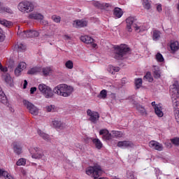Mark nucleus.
I'll list each match as a JSON object with an SVG mask.
<instances>
[{
	"label": "nucleus",
	"instance_id": "1",
	"mask_svg": "<svg viewBox=\"0 0 179 179\" xmlns=\"http://www.w3.org/2000/svg\"><path fill=\"white\" fill-rule=\"evenodd\" d=\"M170 94L172 99L173 107L174 108L175 119L179 124V109L177 108L179 106V88L178 81H175L174 83L171 85Z\"/></svg>",
	"mask_w": 179,
	"mask_h": 179
},
{
	"label": "nucleus",
	"instance_id": "2",
	"mask_svg": "<svg viewBox=\"0 0 179 179\" xmlns=\"http://www.w3.org/2000/svg\"><path fill=\"white\" fill-rule=\"evenodd\" d=\"M53 92L55 94H57V96L69 97V96L73 93V87L66 84H60L53 89Z\"/></svg>",
	"mask_w": 179,
	"mask_h": 179
},
{
	"label": "nucleus",
	"instance_id": "3",
	"mask_svg": "<svg viewBox=\"0 0 179 179\" xmlns=\"http://www.w3.org/2000/svg\"><path fill=\"white\" fill-rule=\"evenodd\" d=\"M17 9L21 13H31L34 10V3L27 0L22 1L18 3Z\"/></svg>",
	"mask_w": 179,
	"mask_h": 179
},
{
	"label": "nucleus",
	"instance_id": "4",
	"mask_svg": "<svg viewBox=\"0 0 179 179\" xmlns=\"http://www.w3.org/2000/svg\"><path fill=\"white\" fill-rule=\"evenodd\" d=\"M86 174L92 176L94 179H108V178H99L103 174V170L100 166H90L86 169Z\"/></svg>",
	"mask_w": 179,
	"mask_h": 179
},
{
	"label": "nucleus",
	"instance_id": "5",
	"mask_svg": "<svg viewBox=\"0 0 179 179\" xmlns=\"http://www.w3.org/2000/svg\"><path fill=\"white\" fill-rule=\"evenodd\" d=\"M129 52V48L127 45H120L115 47V58L116 59H122L123 57Z\"/></svg>",
	"mask_w": 179,
	"mask_h": 179
},
{
	"label": "nucleus",
	"instance_id": "6",
	"mask_svg": "<svg viewBox=\"0 0 179 179\" xmlns=\"http://www.w3.org/2000/svg\"><path fill=\"white\" fill-rule=\"evenodd\" d=\"M29 152L32 159H36V160H40V159L45 160V155H44V152L41 148L38 147H31L29 149Z\"/></svg>",
	"mask_w": 179,
	"mask_h": 179
},
{
	"label": "nucleus",
	"instance_id": "7",
	"mask_svg": "<svg viewBox=\"0 0 179 179\" xmlns=\"http://www.w3.org/2000/svg\"><path fill=\"white\" fill-rule=\"evenodd\" d=\"M22 103L24 106V107L27 108L29 113L31 114V115H34V117H37L38 114H40V109L36 106V105L33 104L31 102L27 101V100H23Z\"/></svg>",
	"mask_w": 179,
	"mask_h": 179
},
{
	"label": "nucleus",
	"instance_id": "8",
	"mask_svg": "<svg viewBox=\"0 0 179 179\" xmlns=\"http://www.w3.org/2000/svg\"><path fill=\"white\" fill-rule=\"evenodd\" d=\"M87 115L88 117L89 121L92 122V124H97V121H99L100 118V114L96 111H92L90 109L87 110Z\"/></svg>",
	"mask_w": 179,
	"mask_h": 179
},
{
	"label": "nucleus",
	"instance_id": "9",
	"mask_svg": "<svg viewBox=\"0 0 179 179\" xmlns=\"http://www.w3.org/2000/svg\"><path fill=\"white\" fill-rule=\"evenodd\" d=\"M148 146L151 148V149H153L154 150H157L158 152H163V150H164V146H163V144L156 141H150Z\"/></svg>",
	"mask_w": 179,
	"mask_h": 179
},
{
	"label": "nucleus",
	"instance_id": "10",
	"mask_svg": "<svg viewBox=\"0 0 179 179\" xmlns=\"http://www.w3.org/2000/svg\"><path fill=\"white\" fill-rule=\"evenodd\" d=\"M38 31L34 30L24 31L20 34V37H23V38H30L31 37H38Z\"/></svg>",
	"mask_w": 179,
	"mask_h": 179
},
{
	"label": "nucleus",
	"instance_id": "11",
	"mask_svg": "<svg viewBox=\"0 0 179 179\" xmlns=\"http://www.w3.org/2000/svg\"><path fill=\"white\" fill-rule=\"evenodd\" d=\"M136 22V19L134 17H129L126 19V29L129 33H132V27H134V24Z\"/></svg>",
	"mask_w": 179,
	"mask_h": 179
},
{
	"label": "nucleus",
	"instance_id": "12",
	"mask_svg": "<svg viewBox=\"0 0 179 179\" xmlns=\"http://www.w3.org/2000/svg\"><path fill=\"white\" fill-rule=\"evenodd\" d=\"M80 40L81 41H83V43H85V44H91L93 48H97V44L94 43V39H93V38L85 35V36H82L80 37Z\"/></svg>",
	"mask_w": 179,
	"mask_h": 179
},
{
	"label": "nucleus",
	"instance_id": "13",
	"mask_svg": "<svg viewBox=\"0 0 179 179\" xmlns=\"http://www.w3.org/2000/svg\"><path fill=\"white\" fill-rule=\"evenodd\" d=\"M51 125L56 129H65V128H66V124L58 119L53 120L51 122Z\"/></svg>",
	"mask_w": 179,
	"mask_h": 179
},
{
	"label": "nucleus",
	"instance_id": "14",
	"mask_svg": "<svg viewBox=\"0 0 179 179\" xmlns=\"http://www.w3.org/2000/svg\"><path fill=\"white\" fill-rule=\"evenodd\" d=\"M99 135L102 136L103 141H111L113 139V134L106 129H102L99 131Z\"/></svg>",
	"mask_w": 179,
	"mask_h": 179
},
{
	"label": "nucleus",
	"instance_id": "15",
	"mask_svg": "<svg viewBox=\"0 0 179 179\" xmlns=\"http://www.w3.org/2000/svg\"><path fill=\"white\" fill-rule=\"evenodd\" d=\"M117 147L121 149H128L129 148H134V143L129 141H119L117 143Z\"/></svg>",
	"mask_w": 179,
	"mask_h": 179
},
{
	"label": "nucleus",
	"instance_id": "16",
	"mask_svg": "<svg viewBox=\"0 0 179 179\" xmlns=\"http://www.w3.org/2000/svg\"><path fill=\"white\" fill-rule=\"evenodd\" d=\"M155 113L156 115L159 118H162V117L164 115V108H163V105L162 103H158L154 108Z\"/></svg>",
	"mask_w": 179,
	"mask_h": 179
},
{
	"label": "nucleus",
	"instance_id": "17",
	"mask_svg": "<svg viewBox=\"0 0 179 179\" xmlns=\"http://www.w3.org/2000/svg\"><path fill=\"white\" fill-rule=\"evenodd\" d=\"M73 27H76V29H80L82 27H86L87 26V21L84 20H76L73 21Z\"/></svg>",
	"mask_w": 179,
	"mask_h": 179
},
{
	"label": "nucleus",
	"instance_id": "18",
	"mask_svg": "<svg viewBox=\"0 0 179 179\" xmlns=\"http://www.w3.org/2000/svg\"><path fill=\"white\" fill-rule=\"evenodd\" d=\"M134 27L136 33H142V31H145V30H148V28H146L145 24H141V23H137L134 24Z\"/></svg>",
	"mask_w": 179,
	"mask_h": 179
},
{
	"label": "nucleus",
	"instance_id": "19",
	"mask_svg": "<svg viewBox=\"0 0 179 179\" xmlns=\"http://www.w3.org/2000/svg\"><path fill=\"white\" fill-rule=\"evenodd\" d=\"M28 18L34 19V20H43L44 15L37 13H32L29 15Z\"/></svg>",
	"mask_w": 179,
	"mask_h": 179
},
{
	"label": "nucleus",
	"instance_id": "20",
	"mask_svg": "<svg viewBox=\"0 0 179 179\" xmlns=\"http://www.w3.org/2000/svg\"><path fill=\"white\" fill-rule=\"evenodd\" d=\"M122 15H124V11H122V9L118 7L115 8V9L113 10V15L115 16V17H116V19H120L122 17Z\"/></svg>",
	"mask_w": 179,
	"mask_h": 179
},
{
	"label": "nucleus",
	"instance_id": "21",
	"mask_svg": "<svg viewBox=\"0 0 179 179\" xmlns=\"http://www.w3.org/2000/svg\"><path fill=\"white\" fill-rule=\"evenodd\" d=\"M41 72V67L40 66H35L29 69L27 71L28 75H36V73H39Z\"/></svg>",
	"mask_w": 179,
	"mask_h": 179
},
{
	"label": "nucleus",
	"instance_id": "22",
	"mask_svg": "<svg viewBox=\"0 0 179 179\" xmlns=\"http://www.w3.org/2000/svg\"><path fill=\"white\" fill-rule=\"evenodd\" d=\"M2 79L6 82V83H8V85H10L11 83H13V79L12 77H10V75L8 73H3L2 75Z\"/></svg>",
	"mask_w": 179,
	"mask_h": 179
},
{
	"label": "nucleus",
	"instance_id": "23",
	"mask_svg": "<svg viewBox=\"0 0 179 179\" xmlns=\"http://www.w3.org/2000/svg\"><path fill=\"white\" fill-rule=\"evenodd\" d=\"M41 71L43 76H50L52 73V68L50 66L43 67Z\"/></svg>",
	"mask_w": 179,
	"mask_h": 179
},
{
	"label": "nucleus",
	"instance_id": "24",
	"mask_svg": "<svg viewBox=\"0 0 179 179\" xmlns=\"http://www.w3.org/2000/svg\"><path fill=\"white\" fill-rule=\"evenodd\" d=\"M170 48H171V51H172V52H176V51H178V50H179L178 41H171V44H170Z\"/></svg>",
	"mask_w": 179,
	"mask_h": 179
},
{
	"label": "nucleus",
	"instance_id": "25",
	"mask_svg": "<svg viewBox=\"0 0 179 179\" xmlns=\"http://www.w3.org/2000/svg\"><path fill=\"white\" fill-rule=\"evenodd\" d=\"M160 37H162V33L159 30H153L152 31V40L154 41H159L160 40Z\"/></svg>",
	"mask_w": 179,
	"mask_h": 179
},
{
	"label": "nucleus",
	"instance_id": "26",
	"mask_svg": "<svg viewBox=\"0 0 179 179\" xmlns=\"http://www.w3.org/2000/svg\"><path fill=\"white\" fill-rule=\"evenodd\" d=\"M107 71L108 72H109V73L114 75L116 72H120V67L114 66L113 65H109L107 67Z\"/></svg>",
	"mask_w": 179,
	"mask_h": 179
},
{
	"label": "nucleus",
	"instance_id": "27",
	"mask_svg": "<svg viewBox=\"0 0 179 179\" xmlns=\"http://www.w3.org/2000/svg\"><path fill=\"white\" fill-rule=\"evenodd\" d=\"M44 97L45 99H52L54 97V92L51 89V87H48V90H46V92L43 94Z\"/></svg>",
	"mask_w": 179,
	"mask_h": 179
},
{
	"label": "nucleus",
	"instance_id": "28",
	"mask_svg": "<svg viewBox=\"0 0 179 179\" xmlns=\"http://www.w3.org/2000/svg\"><path fill=\"white\" fill-rule=\"evenodd\" d=\"M92 143L99 150H100V149L103 148V143H101V141L99 138H93Z\"/></svg>",
	"mask_w": 179,
	"mask_h": 179
},
{
	"label": "nucleus",
	"instance_id": "29",
	"mask_svg": "<svg viewBox=\"0 0 179 179\" xmlns=\"http://www.w3.org/2000/svg\"><path fill=\"white\" fill-rule=\"evenodd\" d=\"M0 24L4 26V27H10V26H13V23L12 22L5 19H0Z\"/></svg>",
	"mask_w": 179,
	"mask_h": 179
},
{
	"label": "nucleus",
	"instance_id": "30",
	"mask_svg": "<svg viewBox=\"0 0 179 179\" xmlns=\"http://www.w3.org/2000/svg\"><path fill=\"white\" fill-rule=\"evenodd\" d=\"M153 75L156 79H159V78H160V69L158 66H153Z\"/></svg>",
	"mask_w": 179,
	"mask_h": 179
},
{
	"label": "nucleus",
	"instance_id": "31",
	"mask_svg": "<svg viewBox=\"0 0 179 179\" xmlns=\"http://www.w3.org/2000/svg\"><path fill=\"white\" fill-rule=\"evenodd\" d=\"M15 48L17 51L22 52V51H26V45L20 43L15 45Z\"/></svg>",
	"mask_w": 179,
	"mask_h": 179
},
{
	"label": "nucleus",
	"instance_id": "32",
	"mask_svg": "<svg viewBox=\"0 0 179 179\" xmlns=\"http://www.w3.org/2000/svg\"><path fill=\"white\" fill-rule=\"evenodd\" d=\"M37 132L39 136H41V138H42L45 141H50V136L48 134L44 133L43 131L40 129H38Z\"/></svg>",
	"mask_w": 179,
	"mask_h": 179
},
{
	"label": "nucleus",
	"instance_id": "33",
	"mask_svg": "<svg viewBox=\"0 0 179 179\" xmlns=\"http://www.w3.org/2000/svg\"><path fill=\"white\" fill-rule=\"evenodd\" d=\"M0 13H10V15H12L13 11L9 7H3L1 6V8H0Z\"/></svg>",
	"mask_w": 179,
	"mask_h": 179
},
{
	"label": "nucleus",
	"instance_id": "34",
	"mask_svg": "<svg viewBox=\"0 0 179 179\" xmlns=\"http://www.w3.org/2000/svg\"><path fill=\"white\" fill-rule=\"evenodd\" d=\"M136 110L138 111V113H140V114H141V115H146L147 114L146 109H145V108L141 105L136 106Z\"/></svg>",
	"mask_w": 179,
	"mask_h": 179
},
{
	"label": "nucleus",
	"instance_id": "35",
	"mask_svg": "<svg viewBox=\"0 0 179 179\" xmlns=\"http://www.w3.org/2000/svg\"><path fill=\"white\" fill-rule=\"evenodd\" d=\"M45 110L47 113H54L57 110V108H55V105H49L45 107Z\"/></svg>",
	"mask_w": 179,
	"mask_h": 179
},
{
	"label": "nucleus",
	"instance_id": "36",
	"mask_svg": "<svg viewBox=\"0 0 179 179\" xmlns=\"http://www.w3.org/2000/svg\"><path fill=\"white\" fill-rule=\"evenodd\" d=\"M49 87L45 85V84H40L38 85V90L42 93V94H44L48 90Z\"/></svg>",
	"mask_w": 179,
	"mask_h": 179
},
{
	"label": "nucleus",
	"instance_id": "37",
	"mask_svg": "<svg viewBox=\"0 0 179 179\" xmlns=\"http://www.w3.org/2000/svg\"><path fill=\"white\" fill-rule=\"evenodd\" d=\"M155 59L157 62H164V57H163V55L160 52L157 53V55H155Z\"/></svg>",
	"mask_w": 179,
	"mask_h": 179
},
{
	"label": "nucleus",
	"instance_id": "38",
	"mask_svg": "<svg viewBox=\"0 0 179 179\" xmlns=\"http://www.w3.org/2000/svg\"><path fill=\"white\" fill-rule=\"evenodd\" d=\"M13 150L16 155H21L22 149L20 145H14Z\"/></svg>",
	"mask_w": 179,
	"mask_h": 179
},
{
	"label": "nucleus",
	"instance_id": "39",
	"mask_svg": "<svg viewBox=\"0 0 179 179\" xmlns=\"http://www.w3.org/2000/svg\"><path fill=\"white\" fill-rule=\"evenodd\" d=\"M112 136H114V138H122L124 134L121 131H112Z\"/></svg>",
	"mask_w": 179,
	"mask_h": 179
},
{
	"label": "nucleus",
	"instance_id": "40",
	"mask_svg": "<svg viewBox=\"0 0 179 179\" xmlns=\"http://www.w3.org/2000/svg\"><path fill=\"white\" fill-rule=\"evenodd\" d=\"M142 1L143 8L149 10L150 9V2H149V0H142Z\"/></svg>",
	"mask_w": 179,
	"mask_h": 179
},
{
	"label": "nucleus",
	"instance_id": "41",
	"mask_svg": "<svg viewBox=\"0 0 179 179\" xmlns=\"http://www.w3.org/2000/svg\"><path fill=\"white\" fill-rule=\"evenodd\" d=\"M135 86L136 89H141L142 87V78H136L135 80Z\"/></svg>",
	"mask_w": 179,
	"mask_h": 179
},
{
	"label": "nucleus",
	"instance_id": "42",
	"mask_svg": "<svg viewBox=\"0 0 179 179\" xmlns=\"http://www.w3.org/2000/svg\"><path fill=\"white\" fill-rule=\"evenodd\" d=\"M26 162H27L26 159L20 158L17 161L16 165L17 166H26Z\"/></svg>",
	"mask_w": 179,
	"mask_h": 179
},
{
	"label": "nucleus",
	"instance_id": "43",
	"mask_svg": "<svg viewBox=\"0 0 179 179\" xmlns=\"http://www.w3.org/2000/svg\"><path fill=\"white\" fill-rule=\"evenodd\" d=\"M92 3L95 8H98V9H103L104 8V4L99 1H93Z\"/></svg>",
	"mask_w": 179,
	"mask_h": 179
},
{
	"label": "nucleus",
	"instance_id": "44",
	"mask_svg": "<svg viewBox=\"0 0 179 179\" xmlns=\"http://www.w3.org/2000/svg\"><path fill=\"white\" fill-rule=\"evenodd\" d=\"M106 97H107V91L106 90H103L98 95V98L104 99Z\"/></svg>",
	"mask_w": 179,
	"mask_h": 179
},
{
	"label": "nucleus",
	"instance_id": "45",
	"mask_svg": "<svg viewBox=\"0 0 179 179\" xmlns=\"http://www.w3.org/2000/svg\"><path fill=\"white\" fill-rule=\"evenodd\" d=\"M65 66L66 68H67V69H73V62H72L71 60H68L65 63Z\"/></svg>",
	"mask_w": 179,
	"mask_h": 179
},
{
	"label": "nucleus",
	"instance_id": "46",
	"mask_svg": "<svg viewBox=\"0 0 179 179\" xmlns=\"http://www.w3.org/2000/svg\"><path fill=\"white\" fill-rule=\"evenodd\" d=\"M171 142L172 145H174V146H179V137L171 138Z\"/></svg>",
	"mask_w": 179,
	"mask_h": 179
},
{
	"label": "nucleus",
	"instance_id": "47",
	"mask_svg": "<svg viewBox=\"0 0 179 179\" xmlns=\"http://www.w3.org/2000/svg\"><path fill=\"white\" fill-rule=\"evenodd\" d=\"M144 80H147L148 82H153V78H152V74L150 73H147L144 76Z\"/></svg>",
	"mask_w": 179,
	"mask_h": 179
},
{
	"label": "nucleus",
	"instance_id": "48",
	"mask_svg": "<svg viewBox=\"0 0 179 179\" xmlns=\"http://www.w3.org/2000/svg\"><path fill=\"white\" fill-rule=\"evenodd\" d=\"M17 67H19L20 69L24 71V69H26V68L27 67V64H26V62H20L19 63Z\"/></svg>",
	"mask_w": 179,
	"mask_h": 179
},
{
	"label": "nucleus",
	"instance_id": "49",
	"mask_svg": "<svg viewBox=\"0 0 179 179\" xmlns=\"http://www.w3.org/2000/svg\"><path fill=\"white\" fill-rule=\"evenodd\" d=\"M52 20L55 23H59L61 22V17L58 15H53L52 16Z\"/></svg>",
	"mask_w": 179,
	"mask_h": 179
},
{
	"label": "nucleus",
	"instance_id": "50",
	"mask_svg": "<svg viewBox=\"0 0 179 179\" xmlns=\"http://www.w3.org/2000/svg\"><path fill=\"white\" fill-rule=\"evenodd\" d=\"M22 71H23L21 70L19 67H17L15 69V76H20V75H21Z\"/></svg>",
	"mask_w": 179,
	"mask_h": 179
},
{
	"label": "nucleus",
	"instance_id": "51",
	"mask_svg": "<svg viewBox=\"0 0 179 179\" xmlns=\"http://www.w3.org/2000/svg\"><path fill=\"white\" fill-rule=\"evenodd\" d=\"M3 40H5V34H3L2 28H0V42L3 41Z\"/></svg>",
	"mask_w": 179,
	"mask_h": 179
},
{
	"label": "nucleus",
	"instance_id": "52",
	"mask_svg": "<svg viewBox=\"0 0 179 179\" xmlns=\"http://www.w3.org/2000/svg\"><path fill=\"white\" fill-rule=\"evenodd\" d=\"M8 176V171L0 169V177H6Z\"/></svg>",
	"mask_w": 179,
	"mask_h": 179
},
{
	"label": "nucleus",
	"instance_id": "53",
	"mask_svg": "<svg viewBox=\"0 0 179 179\" xmlns=\"http://www.w3.org/2000/svg\"><path fill=\"white\" fill-rule=\"evenodd\" d=\"M157 12H159V13H161L162 10H163L161 3L157 4Z\"/></svg>",
	"mask_w": 179,
	"mask_h": 179
},
{
	"label": "nucleus",
	"instance_id": "54",
	"mask_svg": "<svg viewBox=\"0 0 179 179\" xmlns=\"http://www.w3.org/2000/svg\"><path fill=\"white\" fill-rule=\"evenodd\" d=\"M0 70L1 71V72H8V68L3 67L1 62H0Z\"/></svg>",
	"mask_w": 179,
	"mask_h": 179
},
{
	"label": "nucleus",
	"instance_id": "55",
	"mask_svg": "<svg viewBox=\"0 0 179 179\" xmlns=\"http://www.w3.org/2000/svg\"><path fill=\"white\" fill-rule=\"evenodd\" d=\"M41 24H44V26H47V24H48V21L45 20H40Z\"/></svg>",
	"mask_w": 179,
	"mask_h": 179
},
{
	"label": "nucleus",
	"instance_id": "56",
	"mask_svg": "<svg viewBox=\"0 0 179 179\" xmlns=\"http://www.w3.org/2000/svg\"><path fill=\"white\" fill-rule=\"evenodd\" d=\"M164 145H166V148H172L171 143H170V141H166L164 143Z\"/></svg>",
	"mask_w": 179,
	"mask_h": 179
},
{
	"label": "nucleus",
	"instance_id": "57",
	"mask_svg": "<svg viewBox=\"0 0 179 179\" xmlns=\"http://www.w3.org/2000/svg\"><path fill=\"white\" fill-rule=\"evenodd\" d=\"M36 90H37V88L36 87H31L30 90L31 94H33L34 92H36Z\"/></svg>",
	"mask_w": 179,
	"mask_h": 179
},
{
	"label": "nucleus",
	"instance_id": "58",
	"mask_svg": "<svg viewBox=\"0 0 179 179\" xmlns=\"http://www.w3.org/2000/svg\"><path fill=\"white\" fill-rule=\"evenodd\" d=\"M63 38H64V40H66V41H68L71 40V36H69L68 35H64L63 36Z\"/></svg>",
	"mask_w": 179,
	"mask_h": 179
},
{
	"label": "nucleus",
	"instance_id": "59",
	"mask_svg": "<svg viewBox=\"0 0 179 179\" xmlns=\"http://www.w3.org/2000/svg\"><path fill=\"white\" fill-rule=\"evenodd\" d=\"M26 87H27V80H24V85H23V89H26Z\"/></svg>",
	"mask_w": 179,
	"mask_h": 179
},
{
	"label": "nucleus",
	"instance_id": "60",
	"mask_svg": "<svg viewBox=\"0 0 179 179\" xmlns=\"http://www.w3.org/2000/svg\"><path fill=\"white\" fill-rule=\"evenodd\" d=\"M151 105L152 106L153 108L155 109V106H156L157 105H159V103H156L155 101H152V102L151 103Z\"/></svg>",
	"mask_w": 179,
	"mask_h": 179
},
{
	"label": "nucleus",
	"instance_id": "61",
	"mask_svg": "<svg viewBox=\"0 0 179 179\" xmlns=\"http://www.w3.org/2000/svg\"><path fill=\"white\" fill-rule=\"evenodd\" d=\"M127 80L126 78H122L121 80L122 83H127Z\"/></svg>",
	"mask_w": 179,
	"mask_h": 179
},
{
	"label": "nucleus",
	"instance_id": "62",
	"mask_svg": "<svg viewBox=\"0 0 179 179\" xmlns=\"http://www.w3.org/2000/svg\"><path fill=\"white\" fill-rule=\"evenodd\" d=\"M10 110L11 111V113H15V109L12 107H10Z\"/></svg>",
	"mask_w": 179,
	"mask_h": 179
},
{
	"label": "nucleus",
	"instance_id": "63",
	"mask_svg": "<svg viewBox=\"0 0 179 179\" xmlns=\"http://www.w3.org/2000/svg\"><path fill=\"white\" fill-rule=\"evenodd\" d=\"M21 173L24 176V174H26V171H24V169L21 170Z\"/></svg>",
	"mask_w": 179,
	"mask_h": 179
},
{
	"label": "nucleus",
	"instance_id": "64",
	"mask_svg": "<svg viewBox=\"0 0 179 179\" xmlns=\"http://www.w3.org/2000/svg\"><path fill=\"white\" fill-rule=\"evenodd\" d=\"M112 179H120L117 176H114Z\"/></svg>",
	"mask_w": 179,
	"mask_h": 179
}]
</instances>
